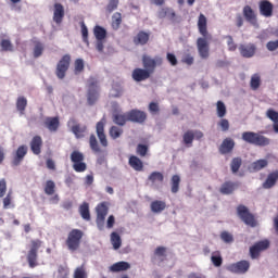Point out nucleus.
<instances>
[{
    "instance_id": "nucleus-18",
    "label": "nucleus",
    "mask_w": 278,
    "mask_h": 278,
    "mask_svg": "<svg viewBox=\"0 0 278 278\" xmlns=\"http://www.w3.org/2000/svg\"><path fill=\"white\" fill-rule=\"evenodd\" d=\"M147 121V113L139 110H131L128 112V122L144 123Z\"/></svg>"
},
{
    "instance_id": "nucleus-38",
    "label": "nucleus",
    "mask_w": 278,
    "mask_h": 278,
    "mask_svg": "<svg viewBox=\"0 0 278 278\" xmlns=\"http://www.w3.org/2000/svg\"><path fill=\"white\" fill-rule=\"evenodd\" d=\"M261 86H262V76H260V74L252 75L250 80L251 90H260Z\"/></svg>"
},
{
    "instance_id": "nucleus-19",
    "label": "nucleus",
    "mask_w": 278,
    "mask_h": 278,
    "mask_svg": "<svg viewBox=\"0 0 278 278\" xmlns=\"http://www.w3.org/2000/svg\"><path fill=\"white\" fill-rule=\"evenodd\" d=\"M112 121L115 125H118V127H125V125L129 123V114L128 112L126 113L114 112L112 114Z\"/></svg>"
},
{
    "instance_id": "nucleus-7",
    "label": "nucleus",
    "mask_w": 278,
    "mask_h": 278,
    "mask_svg": "<svg viewBox=\"0 0 278 278\" xmlns=\"http://www.w3.org/2000/svg\"><path fill=\"white\" fill-rule=\"evenodd\" d=\"M30 250L27 254V262L29 268H36L38 266V249L42 247V242L39 239L30 241Z\"/></svg>"
},
{
    "instance_id": "nucleus-62",
    "label": "nucleus",
    "mask_w": 278,
    "mask_h": 278,
    "mask_svg": "<svg viewBox=\"0 0 278 278\" xmlns=\"http://www.w3.org/2000/svg\"><path fill=\"white\" fill-rule=\"evenodd\" d=\"M182 64H187V66H192L194 64V56H191L190 54H186L182 60Z\"/></svg>"
},
{
    "instance_id": "nucleus-46",
    "label": "nucleus",
    "mask_w": 278,
    "mask_h": 278,
    "mask_svg": "<svg viewBox=\"0 0 278 278\" xmlns=\"http://www.w3.org/2000/svg\"><path fill=\"white\" fill-rule=\"evenodd\" d=\"M211 262L216 268H220V266H223V256L220 255V252H213Z\"/></svg>"
},
{
    "instance_id": "nucleus-3",
    "label": "nucleus",
    "mask_w": 278,
    "mask_h": 278,
    "mask_svg": "<svg viewBox=\"0 0 278 278\" xmlns=\"http://www.w3.org/2000/svg\"><path fill=\"white\" fill-rule=\"evenodd\" d=\"M83 238L84 231L79 229H72L67 235V239L65 240V244L68 251H71L72 253H75V251H79Z\"/></svg>"
},
{
    "instance_id": "nucleus-12",
    "label": "nucleus",
    "mask_w": 278,
    "mask_h": 278,
    "mask_svg": "<svg viewBox=\"0 0 278 278\" xmlns=\"http://www.w3.org/2000/svg\"><path fill=\"white\" fill-rule=\"evenodd\" d=\"M269 247H270V241L268 240L256 242L254 245L250 248L251 258L257 260V257H260V253H262V251H266L267 249H269Z\"/></svg>"
},
{
    "instance_id": "nucleus-4",
    "label": "nucleus",
    "mask_w": 278,
    "mask_h": 278,
    "mask_svg": "<svg viewBox=\"0 0 278 278\" xmlns=\"http://www.w3.org/2000/svg\"><path fill=\"white\" fill-rule=\"evenodd\" d=\"M87 103L88 105H94L99 101V80L90 76L87 80Z\"/></svg>"
},
{
    "instance_id": "nucleus-6",
    "label": "nucleus",
    "mask_w": 278,
    "mask_h": 278,
    "mask_svg": "<svg viewBox=\"0 0 278 278\" xmlns=\"http://www.w3.org/2000/svg\"><path fill=\"white\" fill-rule=\"evenodd\" d=\"M84 153H81L80 151L74 150L71 153V162L73 164V169L75 170V173H86V170L88 169V165L86 164V162H84Z\"/></svg>"
},
{
    "instance_id": "nucleus-47",
    "label": "nucleus",
    "mask_w": 278,
    "mask_h": 278,
    "mask_svg": "<svg viewBox=\"0 0 278 278\" xmlns=\"http://www.w3.org/2000/svg\"><path fill=\"white\" fill-rule=\"evenodd\" d=\"M123 23V15L119 12H116L112 16V28L113 29H119L121 24Z\"/></svg>"
},
{
    "instance_id": "nucleus-5",
    "label": "nucleus",
    "mask_w": 278,
    "mask_h": 278,
    "mask_svg": "<svg viewBox=\"0 0 278 278\" xmlns=\"http://www.w3.org/2000/svg\"><path fill=\"white\" fill-rule=\"evenodd\" d=\"M237 216L244 223V225H248V227H257L255 215H253L244 204H239L237 206Z\"/></svg>"
},
{
    "instance_id": "nucleus-41",
    "label": "nucleus",
    "mask_w": 278,
    "mask_h": 278,
    "mask_svg": "<svg viewBox=\"0 0 278 278\" xmlns=\"http://www.w3.org/2000/svg\"><path fill=\"white\" fill-rule=\"evenodd\" d=\"M93 35L96 36L97 40H104L105 38H108V30H105V28L97 25L93 28Z\"/></svg>"
},
{
    "instance_id": "nucleus-25",
    "label": "nucleus",
    "mask_w": 278,
    "mask_h": 278,
    "mask_svg": "<svg viewBox=\"0 0 278 278\" xmlns=\"http://www.w3.org/2000/svg\"><path fill=\"white\" fill-rule=\"evenodd\" d=\"M30 151L34 155H40L42 153V137L35 136L30 141Z\"/></svg>"
},
{
    "instance_id": "nucleus-64",
    "label": "nucleus",
    "mask_w": 278,
    "mask_h": 278,
    "mask_svg": "<svg viewBox=\"0 0 278 278\" xmlns=\"http://www.w3.org/2000/svg\"><path fill=\"white\" fill-rule=\"evenodd\" d=\"M266 48H267L268 51H277L278 40L267 42Z\"/></svg>"
},
{
    "instance_id": "nucleus-29",
    "label": "nucleus",
    "mask_w": 278,
    "mask_h": 278,
    "mask_svg": "<svg viewBox=\"0 0 278 278\" xmlns=\"http://www.w3.org/2000/svg\"><path fill=\"white\" fill-rule=\"evenodd\" d=\"M129 268H131V265L128 262L121 261V262L114 263L110 267V270L111 273H123L125 270H129Z\"/></svg>"
},
{
    "instance_id": "nucleus-43",
    "label": "nucleus",
    "mask_w": 278,
    "mask_h": 278,
    "mask_svg": "<svg viewBox=\"0 0 278 278\" xmlns=\"http://www.w3.org/2000/svg\"><path fill=\"white\" fill-rule=\"evenodd\" d=\"M27 108V98L26 97H18L16 101V110L20 114H25V110Z\"/></svg>"
},
{
    "instance_id": "nucleus-34",
    "label": "nucleus",
    "mask_w": 278,
    "mask_h": 278,
    "mask_svg": "<svg viewBox=\"0 0 278 278\" xmlns=\"http://www.w3.org/2000/svg\"><path fill=\"white\" fill-rule=\"evenodd\" d=\"M46 127L49 129V131H58V128L60 127V118L47 117Z\"/></svg>"
},
{
    "instance_id": "nucleus-21",
    "label": "nucleus",
    "mask_w": 278,
    "mask_h": 278,
    "mask_svg": "<svg viewBox=\"0 0 278 278\" xmlns=\"http://www.w3.org/2000/svg\"><path fill=\"white\" fill-rule=\"evenodd\" d=\"M131 77L134 81H147L151 77V74L144 68L137 67L132 71Z\"/></svg>"
},
{
    "instance_id": "nucleus-37",
    "label": "nucleus",
    "mask_w": 278,
    "mask_h": 278,
    "mask_svg": "<svg viewBox=\"0 0 278 278\" xmlns=\"http://www.w3.org/2000/svg\"><path fill=\"white\" fill-rule=\"evenodd\" d=\"M148 181H151L152 186L157 182L162 184L164 181V174L161 172H152L148 177Z\"/></svg>"
},
{
    "instance_id": "nucleus-16",
    "label": "nucleus",
    "mask_w": 278,
    "mask_h": 278,
    "mask_svg": "<svg viewBox=\"0 0 278 278\" xmlns=\"http://www.w3.org/2000/svg\"><path fill=\"white\" fill-rule=\"evenodd\" d=\"M258 10L262 16H265V18H270V16H273L274 5L268 0H262L258 3Z\"/></svg>"
},
{
    "instance_id": "nucleus-23",
    "label": "nucleus",
    "mask_w": 278,
    "mask_h": 278,
    "mask_svg": "<svg viewBox=\"0 0 278 278\" xmlns=\"http://www.w3.org/2000/svg\"><path fill=\"white\" fill-rule=\"evenodd\" d=\"M243 16L251 25H257V14H255V11L251 5H245L243 8Z\"/></svg>"
},
{
    "instance_id": "nucleus-8",
    "label": "nucleus",
    "mask_w": 278,
    "mask_h": 278,
    "mask_svg": "<svg viewBox=\"0 0 278 278\" xmlns=\"http://www.w3.org/2000/svg\"><path fill=\"white\" fill-rule=\"evenodd\" d=\"M68 68H71V56L70 54H65L56 63L54 73L58 79H64L66 77V73H68Z\"/></svg>"
},
{
    "instance_id": "nucleus-44",
    "label": "nucleus",
    "mask_w": 278,
    "mask_h": 278,
    "mask_svg": "<svg viewBox=\"0 0 278 278\" xmlns=\"http://www.w3.org/2000/svg\"><path fill=\"white\" fill-rule=\"evenodd\" d=\"M89 146L93 153H101V147L99 146V141L97 140V136L90 135L89 137Z\"/></svg>"
},
{
    "instance_id": "nucleus-1",
    "label": "nucleus",
    "mask_w": 278,
    "mask_h": 278,
    "mask_svg": "<svg viewBox=\"0 0 278 278\" xmlns=\"http://www.w3.org/2000/svg\"><path fill=\"white\" fill-rule=\"evenodd\" d=\"M198 31L202 35L197 39V49L201 60L210 58V40L212 34L207 30V17L201 13L198 17Z\"/></svg>"
},
{
    "instance_id": "nucleus-35",
    "label": "nucleus",
    "mask_w": 278,
    "mask_h": 278,
    "mask_svg": "<svg viewBox=\"0 0 278 278\" xmlns=\"http://www.w3.org/2000/svg\"><path fill=\"white\" fill-rule=\"evenodd\" d=\"M111 244L115 251H118V249L123 247V239H121V235H118V232L111 233Z\"/></svg>"
},
{
    "instance_id": "nucleus-2",
    "label": "nucleus",
    "mask_w": 278,
    "mask_h": 278,
    "mask_svg": "<svg viewBox=\"0 0 278 278\" xmlns=\"http://www.w3.org/2000/svg\"><path fill=\"white\" fill-rule=\"evenodd\" d=\"M241 138L248 144H254V147H268L270 144V139L267 137L253 131H244Z\"/></svg>"
},
{
    "instance_id": "nucleus-9",
    "label": "nucleus",
    "mask_w": 278,
    "mask_h": 278,
    "mask_svg": "<svg viewBox=\"0 0 278 278\" xmlns=\"http://www.w3.org/2000/svg\"><path fill=\"white\" fill-rule=\"evenodd\" d=\"M163 62L164 60L161 56H155L153 59L147 54L142 55L143 68L147 70L150 75H153V73H155V68H157V66H162Z\"/></svg>"
},
{
    "instance_id": "nucleus-15",
    "label": "nucleus",
    "mask_w": 278,
    "mask_h": 278,
    "mask_svg": "<svg viewBox=\"0 0 278 278\" xmlns=\"http://www.w3.org/2000/svg\"><path fill=\"white\" fill-rule=\"evenodd\" d=\"M241 58L250 59L257 53V46L255 43H244L239 46Z\"/></svg>"
},
{
    "instance_id": "nucleus-59",
    "label": "nucleus",
    "mask_w": 278,
    "mask_h": 278,
    "mask_svg": "<svg viewBox=\"0 0 278 278\" xmlns=\"http://www.w3.org/2000/svg\"><path fill=\"white\" fill-rule=\"evenodd\" d=\"M220 238L224 242H226L227 244L233 242V236L227 231H223L220 233Z\"/></svg>"
},
{
    "instance_id": "nucleus-60",
    "label": "nucleus",
    "mask_w": 278,
    "mask_h": 278,
    "mask_svg": "<svg viewBox=\"0 0 278 278\" xmlns=\"http://www.w3.org/2000/svg\"><path fill=\"white\" fill-rule=\"evenodd\" d=\"M166 60L172 66H177L178 64L177 56L174 53L167 52Z\"/></svg>"
},
{
    "instance_id": "nucleus-40",
    "label": "nucleus",
    "mask_w": 278,
    "mask_h": 278,
    "mask_svg": "<svg viewBox=\"0 0 278 278\" xmlns=\"http://www.w3.org/2000/svg\"><path fill=\"white\" fill-rule=\"evenodd\" d=\"M43 192L48 197H53V194H55V181L47 180L43 187Z\"/></svg>"
},
{
    "instance_id": "nucleus-10",
    "label": "nucleus",
    "mask_w": 278,
    "mask_h": 278,
    "mask_svg": "<svg viewBox=\"0 0 278 278\" xmlns=\"http://www.w3.org/2000/svg\"><path fill=\"white\" fill-rule=\"evenodd\" d=\"M96 225L99 231H103V229H105V216H108L109 212L108 204L105 202L98 204L96 207Z\"/></svg>"
},
{
    "instance_id": "nucleus-55",
    "label": "nucleus",
    "mask_w": 278,
    "mask_h": 278,
    "mask_svg": "<svg viewBox=\"0 0 278 278\" xmlns=\"http://www.w3.org/2000/svg\"><path fill=\"white\" fill-rule=\"evenodd\" d=\"M149 153V146L139 143L137 146V155H140V157H144Z\"/></svg>"
},
{
    "instance_id": "nucleus-11",
    "label": "nucleus",
    "mask_w": 278,
    "mask_h": 278,
    "mask_svg": "<svg viewBox=\"0 0 278 278\" xmlns=\"http://www.w3.org/2000/svg\"><path fill=\"white\" fill-rule=\"evenodd\" d=\"M249 268H251V263L244 260L230 264L227 267L230 273H235L236 275H244L245 273H249Z\"/></svg>"
},
{
    "instance_id": "nucleus-14",
    "label": "nucleus",
    "mask_w": 278,
    "mask_h": 278,
    "mask_svg": "<svg viewBox=\"0 0 278 278\" xmlns=\"http://www.w3.org/2000/svg\"><path fill=\"white\" fill-rule=\"evenodd\" d=\"M27 155V146H20L15 152H13L11 164L12 166H21L23 160Z\"/></svg>"
},
{
    "instance_id": "nucleus-22",
    "label": "nucleus",
    "mask_w": 278,
    "mask_h": 278,
    "mask_svg": "<svg viewBox=\"0 0 278 278\" xmlns=\"http://www.w3.org/2000/svg\"><path fill=\"white\" fill-rule=\"evenodd\" d=\"M236 147V141L231 138H226L223 140L222 144L219 146V153L222 155H227V153H231L233 148Z\"/></svg>"
},
{
    "instance_id": "nucleus-31",
    "label": "nucleus",
    "mask_w": 278,
    "mask_h": 278,
    "mask_svg": "<svg viewBox=\"0 0 278 278\" xmlns=\"http://www.w3.org/2000/svg\"><path fill=\"white\" fill-rule=\"evenodd\" d=\"M157 17L159 18H166L167 17L169 21H175V18L177 17V14L170 8H162L157 12Z\"/></svg>"
},
{
    "instance_id": "nucleus-24",
    "label": "nucleus",
    "mask_w": 278,
    "mask_h": 278,
    "mask_svg": "<svg viewBox=\"0 0 278 278\" xmlns=\"http://www.w3.org/2000/svg\"><path fill=\"white\" fill-rule=\"evenodd\" d=\"M240 186V182H233V181H225L220 188L219 192L220 194H233L236 192V189Z\"/></svg>"
},
{
    "instance_id": "nucleus-51",
    "label": "nucleus",
    "mask_w": 278,
    "mask_h": 278,
    "mask_svg": "<svg viewBox=\"0 0 278 278\" xmlns=\"http://www.w3.org/2000/svg\"><path fill=\"white\" fill-rule=\"evenodd\" d=\"M34 50H33V55L34 58H40V55H42L43 51H45V45H42V42L40 41H34Z\"/></svg>"
},
{
    "instance_id": "nucleus-56",
    "label": "nucleus",
    "mask_w": 278,
    "mask_h": 278,
    "mask_svg": "<svg viewBox=\"0 0 278 278\" xmlns=\"http://www.w3.org/2000/svg\"><path fill=\"white\" fill-rule=\"evenodd\" d=\"M266 116L267 118H269V121H273V123H278V112L274 109H268L266 112Z\"/></svg>"
},
{
    "instance_id": "nucleus-54",
    "label": "nucleus",
    "mask_w": 278,
    "mask_h": 278,
    "mask_svg": "<svg viewBox=\"0 0 278 278\" xmlns=\"http://www.w3.org/2000/svg\"><path fill=\"white\" fill-rule=\"evenodd\" d=\"M80 29H81L83 41L87 46L90 45V41L88 40V26H86V23L80 22Z\"/></svg>"
},
{
    "instance_id": "nucleus-45",
    "label": "nucleus",
    "mask_w": 278,
    "mask_h": 278,
    "mask_svg": "<svg viewBox=\"0 0 278 278\" xmlns=\"http://www.w3.org/2000/svg\"><path fill=\"white\" fill-rule=\"evenodd\" d=\"M216 112L218 118H225L227 116V106L225 105V102L223 101H217L216 103Z\"/></svg>"
},
{
    "instance_id": "nucleus-28",
    "label": "nucleus",
    "mask_w": 278,
    "mask_h": 278,
    "mask_svg": "<svg viewBox=\"0 0 278 278\" xmlns=\"http://www.w3.org/2000/svg\"><path fill=\"white\" fill-rule=\"evenodd\" d=\"M150 210L153 214H162L166 210V202L162 200H154L150 204Z\"/></svg>"
},
{
    "instance_id": "nucleus-27",
    "label": "nucleus",
    "mask_w": 278,
    "mask_h": 278,
    "mask_svg": "<svg viewBox=\"0 0 278 278\" xmlns=\"http://www.w3.org/2000/svg\"><path fill=\"white\" fill-rule=\"evenodd\" d=\"M128 164H129L130 168H132L134 170H137V173L142 172L144 168V163H142V160H140V157H138L136 155H131L129 157Z\"/></svg>"
},
{
    "instance_id": "nucleus-48",
    "label": "nucleus",
    "mask_w": 278,
    "mask_h": 278,
    "mask_svg": "<svg viewBox=\"0 0 278 278\" xmlns=\"http://www.w3.org/2000/svg\"><path fill=\"white\" fill-rule=\"evenodd\" d=\"M242 166V157H233L231 163H230V170L236 175L238 170H240V167Z\"/></svg>"
},
{
    "instance_id": "nucleus-13",
    "label": "nucleus",
    "mask_w": 278,
    "mask_h": 278,
    "mask_svg": "<svg viewBox=\"0 0 278 278\" xmlns=\"http://www.w3.org/2000/svg\"><path fill=\"white\" fill-rule=\"evenodd\" d=\"M96 134L100 140L102 147H108V136H105V117H103L96 125Z\"/></svg>"
},
{
    "instance_id": "nucleus-17",
    "label": "nucleus",
    "mask_w": 278,
    "mask_h": 278,
    "mask_svg": "<svg viewBox=\"0 0 278 278\" xmlns=\"http://www.w3.org/2000/svg\"><path fill=\"white\" fill-rule=\"evenodd\" d=\"M53 8L52 18L56 25H62V21H64L65 16L64 5H62V3H54Z\"/></svg>"
},
{
    "instance_id": "nucleus-53",
    "label": "nucleus",
    "mask_w": 278,
    "mask_h": 278,
    "mask_svg": "<svg viewBox=\"0 0 278 278\" xmlns=\"http://www.w3.org/2000/svg\"><path fill=\"white\" fill-rule=\"evenodd\" d=\"M1 51H14V46L10 39H2L0 42Z\"/></svg>"
},
{
    "instance_id": "nucleus-30",
    "label": "nucleus",
    "mask_w": 278,
    "mask_h": 278,
    "mask_svg": "<svg viewBox=\"0 0 278 278\" xmlns=\"http://www.w3.org/2000/svg\"><path fill=\"white\" fill-rule=\"evenodd\" d=\"M166 247H157L155 250H154V256L152 257V262H157V260L160 262H166V257H167V254H166Z\"/></svg>"
},
{
    "instance_id": "nucleus-32",
    "label": "nucleus",
    "mask_w": 278,
    "mask_h": 278,
    "mask_svg": "<svg viewBox=\"0 0 278 278\" xmlns=\"http://www.w3.org/2000/svg\"><path fill=\"white\" fill-rule=\"evenodd\" d=\"M268 166V160L266 159H261L255 162H253L250 166L251 170L254 173H258V170H262Z\"/></svg>"
},
{
    "instance_id": "nucleus-33",
    "label": "nucleus",
    "mask_w": 278,
    "mask_h": 278,
    "mask_svg": "<svg viewBox=\"0 0 278 278\" xmlns=\"http://www.w3.org/2000/svg\"><path fill=\"white\" fill-rule=\"evenodd\" d=\"M192 142H194V130H187L182 135V144H185L187 149H190V147H192Z\"/></svg>"
},
{
    "instance_id": "nucleus-36",
    "label": "nucleus",
    "mask_w": 278,
    "mask_h": 278,
    "mask_svg": "<svg viewBox=\"0 0 278 278\" xmlns=\"http://www.w3.org/2000/svg\"><path fill=\"white\" fill-rule=\"evenodd\" d=\"M79 214L84 220H90V204L88 202H84L79 206Z\"/></svg>"
},
{
    "instance_id": "nucleus-49",
    "label": "nucleus",
    "mask_w": 278,
    "mask_h": 278,
    "mask_svg": "<svg viewBox=\"0 0 278 278\" xmlns=\"http://www.w3.org/2000/svg\"><path fill=\"white\" fill-rule=\"evenodd\" d=\"M73 278H88V271L86 270V265L76 267L74 270Z\"/></svg>"
},
{
    "instance_id": "nucleus-50",
    "label": "nucleus",
    "mask_w": 278,
    "mask_h": 278,
    "mask_svg": "<svg viewBox=\"0 0 278 278\" xmlns=\"http://www.w3.org/2000/svg\"><path fill=\"white\" fill-rule=\"evenodd\" d=\"M109 135L113 140H116L123 136V128H119L118 126H112L109 129Z\"/></svg>"
},
{
    "instance_id": "nucleus-20",
    "label": "nucleus",
    "mask_w": 278,
    "mask_h": 278,
    "mask_svg": "<svg viewBox=\"0 0 278 278\" xmlns=\"http://www.w3.org/2000/svg\"><path fill=\"white\" fill-rule=\"evenodd\" d=\"M277 181H278V169L267 175V178L263 182L262 188H264V190H270V188H275V186H277Z\"/></svg>"
},
{
    "instance_id": "nucleus-42",
    "label": "nucleus",
    "mask_w": 278,
    "mask_h": 278,
    "mask_svg": "<svg viewBox=\"0 0 278 278\" xmlns=\"http://www.w3.org/2000/svg\"><path fill=\"white\" fill-rule=\"evenodd\" d=\"M87 129L88 128L86 126H81L80 124L72 126V132L76 136V138H84Z\"/></svg>"
},
{
    "instance_id": "nucleus-26",
    "label": "nucleus",
    "mask_w": 278,
    "mask_h": 278,
    "mask_svg": "<svg viewBox=\"0 0 278 278\" xmlns=\"http://www.w3.org/2000/svg\"><path fill=\"white\" fill-rule=\"evenodd\" d=\"M149 38H151V35L147 31H139L132 39L134 45L144 47L147 42H149Z\"/></svg>"
},
{
    "instance_id": "nucleus-57",
    "label": "nucleus",
    "mask_w": 278,
    "mask_h": 278,
    "mask_svg": "<svg viewBox=\"0 0 278 278\" xmlns=\"http://www.w3.org/2000/svg\"><path fill=\"white\" fill-rule=\"evenodd\" d=\"M217 127H219L222 131L226 132L229 129V119L220 117V121L217 123Z\"/></svg>"
},
{
    "instance_id": "nucleus-58",
    "label": "nucleus",
    "mask_w": 278,
    "mask_h": 278,
    "mask_svg": "<svg viewBox=\"0 0 278 278\" xmlns=\"http://www.w3.org/2000/svg\"><path fill=\"white\" fill-rule=\"evenodd\" d=\"M118 9V0H110L109 4L106 5V12H109V14H112V12H114V10Z\"/></svg>"
},
{
    "instance_id": "nucleus-63",
    "label": "nucleus",
    "mask_w": 278,
    "mask_h": 278,
    "mask_svg": "<svg viewBox=\"0 0 278 278\" xmlns=\"http://www.w3.org/2000/svg\"><path fill=\"white\" fill-rule=\"evenodd\" d=\"M8 190V185L5 184V179L0 180V199L5 197V192Z\"/></svg>"
},
{
    "instance_id": "nucleus-52",
    "label": "nucleus",
    "mask_w": 278,
    "mask_h": 278,
    "mask_svg": "<svg viewBox=\"0 0 278 278\" xmlns=\"http://www.w3.org/2000/svg\"><path fill=\"white\" fill-rule=\"evenodd\" d=\"M85 64L84 59H76L74 62V73L76 75H80V73H84Z\"/></svg>"
},
{
    "instance_id": "nucleus-39",
    "label": "nucleus",
    "mask_w": 278,
    "mask_h": 278,
    "mask_svg": "<svg viewBox=\"0 0 278 278\" xmlns=\"http://www.w3.org/2000/svg\"><path fill=\"white\" fill-rule=\"evenodd\" d=\"M181 184V177L179 175L172 176L170 179V187H172V193L177 194L179 192V185Z\"/></svg>"
},
{
    "instance_id": "nucleus-61",
    "label": "nucleus",
    "mask_w": 278,
    "mask_h": 278,
    "mask_svg": "<svg viewBox=\"0 0 278 278\" xmlns=\"http://www.w3.org/2000/svg\"><path fill=\"white\" fill-rule=\"evenodd\" d=\"M227 38V46H228V50L229 51H236V49H238V46L236 45V42H233V37L231 36H226Z\"/></svg>"
}]
</instances>
